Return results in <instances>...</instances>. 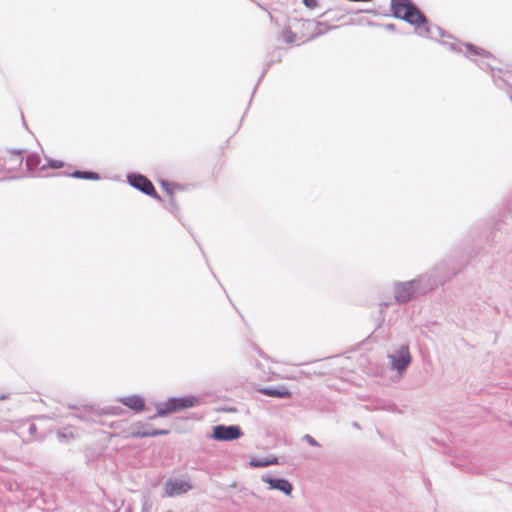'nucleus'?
<instances>
[{
  "label": "nucleus",
  "instance_id": "obj_5",
  "mask_svg": "<svg viewBox=\"0 0 512 512\" xmlns=\"http://www.w3.org/2000/svg\"><path fill=\"white\" fill-rule=\"evenodd\" d=\"M420 279L407 281V282H399L395 285L394 288V298L398 303H404L411 299L413 294L417 291L420 284Z\"/></svg>",
  "mask_w": 512,
  "mask_h": 512
},
{
  "label": "nucleus",
  "instance_id": "obj_20",
  "mask_svg": "<svg viewBox=\"0 0 512 512\" xmlns=\"http://www.w3.org/2000/svg\"><path fill=\"white\" fill-rule=\"evenodd\" d=\"M303 3H304L307 7H313V6L316 4V0H303Z\"/></svg>",
  "mask_w": 512,
  "mask_h": 512
},
{
  "label": "nucleus",
  "instance_id": "obj_13",
  "mask_svg": "<svg viewBox=\"0 0 512 512\" xmlns=\"http://www.w3.org/2000/svg\"><path fill=\"white\" fill-rule=\"evenodd\" d=\"M71 176L74 178L87 179V180H98L100 178L99 174H97L95 172H88V171H75L71 174Z\"/></svg>",
  "mask_w": 512,
  "mask_h": 512
},
{
  "label": "nucleus",
  "instance_id": "obj_6",
  "mask_svg": "<svg viewBox=\"0 0 512 512\" xmlns=\"http://www.w3.org/2000/svg\"><path fill=\"white\" fill-rule=\"evenodd\" d=\"M127 180L131 186L140 190L144 194L152 196L160 200V196L156 193L152 182L141 174L132 173L127 176Z\"/></svg>",
  "mask_w": 512,
  "mask_h": 512
},
{
  "label": "nucleus",
  "instance_id": "obj_7",
  "mask_svg": "<svg viewBox=\"0 0 512 512\" xmlns=\"http://www.w3.org/2000/svg\"><path fill=\"white\" fill-rule=\"evenodd\" d=\"M260 479L268 485L269 490H277L285 496L292 495L293 485L287 479L273 477L270 474H263Z\"/></svg>",
  "mask_w": 512,
  "mask_h": 512
},
{
  "label": "nucleus",
  "instance_id": "obj_4",
  "mask_svg": "<svg viewBox=\"0 0 512 512\" xmlns=\"http://www.w3.org/2000/svg\"><path fill=\"white\" fill-rule=\"evenodd\" d=\"M387 358L391 369L396 370L400 376L411 364L412 357L408 345L402 344L388 352Z\"/></svg>",
  "mask_w": 512,
  "mask_h": 512
},
{
  "label": "nucleus",
  "instance_id": "obj_19",
  "mask_svg": "<svg viewBox=\"0 0 512 512\" xmlns=\"http://www.w3.org/2000/svg\"><path fill=\"white\" fill-rule=\"evenodd\" d=\"M62 166H63V163L61 161H57V160L49 161V167H51V168L57 169V168H61Z\"/></svg>",
  "mask_w": 512,
  "mask_h": 512
},
{
  "label": "nucleus",
  "instance_id": "obj_11",
  "mask_svg": "<svg viewBox=\"0 0 512 512\" xmlns=\"http://www.w3.org/2000/svg\"><path fill=\"white\" fill-rule=\"evenodd\" d=\"M279 464L278 458L269 456L265 458H253L249 461V466L253 468H264Z\"/></svg>",
  "mask_w": 512,
  "mask_h": 512
},
{
  "label": "nucleus",
  "instance_id": "obj_12",
  "mask_svg": "<svg viewBox=\"0 0 512 512\" xmlns=\"http://www.w3.org/2000/svg\"><path fill=\"white\" fill-rule=\"evenodd\" d=\"M260 392L264 395L276 398H289L291 396V392L284 386L275 388H263L260 390Z\"/></svg>",
  "mask_w": 512,
  "mask_h": 512
},
{
  "label": "nucleus",
  "instance_id": "obj_21",
  "mask_svg": "<svg viewBox=\"0 0 512 512\" xmlns=\"http://www.w3.org/2000/svg\"><path fill=\"white\" fill-rule=\"evenodd\" d=\"M478 65H479L481 68H484V66L489 67V66H490V62H488V61H487V62H484V61H483V62L478 63Z\"/></svg>",
  "mask_w": 512,
  "mask_h": 512
},
{
  "label": "nucleus",
  "instance_id": "obj_2",
  "mask_svg": "<svg viewBox=\"0 0 512 512\" xmlns=\"http://www.w3.org/2000/svg\"><path fill=\"white\" fill-rule=\"evenodd\" d=\"M394 15L412 25L419 26L426 23V17L413 5L410 0H391Z\"/></svg>",
  "mask_w": 512,
  "mask_h": 512
},
{
  "label": "nucleus",
  "instance_id": "obj_1",
  "mask_svg": "<svg viewBox=\"0 0 512 512\" xmlns=\"http://www.w3.org/2000/svg\"><path fill=\"white\" fill-rule=\"evenodd\" d=\"M419 34L430 39L439 37L442 39V45L447 46L452 51L463 53L471 59H474V56L489 58V54L485 50L470 44L458 43L452 36L446 35L445 32L437 26H427L423 30H420Z\"/></svg>",
  "mask_w": 512,
  "mask_h": 512
},
{
  "label": "nucleus",
  "instance_id": "obj_17",
  "mask_svg": "<svg viewBox=\"0 0 512 512\" xmlns=\"http://www.w3.org/2000/svg\"><path fill=\"white\" fill-rule=\"evenodd\" d=\"M169 433L168 430H152L151 432L149 433H136L137 435H142V436H159V435H167Z\"/></svg>",
  "mask_w": 512,
  "mask_h": 512
},
{
  "label": "nucleus",
  "instance_id": "obj_8",
  "mask_svg": "<svg viewBox=\"0 0 512 512\" xmlns=\"http://www.w3.org/2000/svg\"><path fill=\"white\" fill-rule=\"evenodd\" d=\"M242 430L237 425H216L213 428V438L217 441H232L242 436Z\"/></svg>",
  "mask_w": 512,
  "mask_h": 512
},
{
  "label": "nucleus",
  "instance_id": "obj_18",
  "mask_svg": "<svg viewBox=\"0 0 512 512\" xmlns=\"http://www.w3.org/2000/svg\"><path fill=\"white\" fill-rule=\"evenodd\" d=\"M302 440L307 442L309 445L311 446H315V447H319L320 444L318 443V441L313 438L311 435L309 434H305L303 437H302Z\"/></svg>",
  "mask_w": 512,
  "mask_h": 512
},
{
  "label": "nucleus",
  "instance_id": "obj_9",
  "mask_svg": "<svg viewBox=\"0 0 512 512\" xmlns=\"http://www.w3.org/2000/svg\"><path fill=\"white\" fill-rule=\"evenodd\" d=\"M188 481L183 479H170L165 483V495L175 497L188 492L191 489Z\"/></svg>",
  "mask_w": 512,
  "mask_h": 512
},
{
  "label": "nucleus",
  "instance_id": "obj_14",
  "mask_svg": "<svg viewBox=\"0 0 512 512\" xmlns=\"http://www.w3.org/2000/svg\"><path fill=\"white\" fill-rule=\"evenodd\" d=\"M145 425L141 422L135 423L131 426L130 431L128 432V437H143L142 435H137L136 433H149L150 430H145Z\"/></svg>",
  "mask_w": 512,
  "mask_h": 512
},
{
  "label": "nucleus",
  "instance_id": "obj_10",
  "mask_svg": "<svg viewBox=\"0 0 512 512\" xmlns=\"http://www.w3.org/2000/svg\"><path fill=\"white\" fill-rule=\"evenodd\" d=\"M120 402L137 412L142 411L144 408V399L137 395L123 397L120 399Z\"/></svg>",
  "mask_w": 512,
  "mask_h": 512
},
{
  "label": "nucleus",
  "instance_id": "obj_3",
  "mask_svg": "<svg viewBox=\"0 0 512 512\" xmlns=\"http://www.w3.org/2000/svg\"><path fill=\"white\" fill-rule=\"evenodd\" d=\"M200 400L195 396H184V397H172L164 402L156 404V414L151 417L155 419L157 417H165L169 413L181 411L186 408H192L199 405Z\"/></svg>",
  "mask_w": 512,
  "mask_h": 512
},
{
  "label": "nucleus",
  "instance_id": "obj_16",
  "mask_svg": "<svg viewBox=\"0 0 512 512\" xmlns=\"http://www.w3.org/2000/svg\"><path fill=\"white\" fill-rule=\"evenodd\" d=\"M281 37L285 43L291 44L295 41L296 35L290 30H284Z\"/></svg>",
  "mask_w": 512,
  "mask_h": 512
},
{
  "label": "nucleus",
  "instance_id": "obj_22",
  "mask_svg": "<svg viewBox=\"0 0 512 512\" xmlns=\"http://www.w3.org/2000/svg\"><path fill=\"white\" fill-rule=\"evenodd\" d=\"M163 186H164L166 191L170 192L169 189H168V184L167 183L163 182Z\"/></svg>",
  "mask_w": 512,
  "mask_h": 512
},
{
  "label": "nucleus",
  "instance_id": "obj_15",
  "mask_svg": "<svg viewBox=\"0 0 512 512\" xmlns=\"http://www.w3.org/2000/svg\"><path fill=\"white\" fill-rule=\"evenodd\" d=\"M40 164V157L37 154H31L27 157L26 165L29 170L35 169Z\"/></svg>",
  "mask_w": 512,
  "mask_h": 512
}]
</instances>
